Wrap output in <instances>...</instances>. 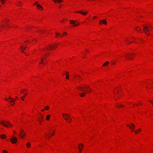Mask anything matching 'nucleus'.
<instances>
[{
    "label": "nucleus",
    "mask_w": 153,
    "mask_h": 153,
    "mask_svg": "<svg viewBox=\"0 0 153 153\" xmlns=\"http://www.w3.org/2000/svg\"><path fill=\"white\" fill-rule=\"evenodd\" d=\"M25 48H27L26 46H25V47H23L22 46H20V51L22 53H25L24 51V50H25Z\"/></svg>",
    "instance_id": "nucleus-9"
},
{
    "label": "nucleus",
    "mask_w": 153,
    "mask_h": 153,
    "mask_svg": "<svg viewBox=\"0 0 153 153\" xmlns=\"http://www.w3.org/2000/svg\"><path fill=\"white\" fill-rule=\"evenodd\" d=\"M39 63H40V64H41V63H42V62H39Z\"/></svg>",
    "instance_id": "nucleus-53"
},
{
    "label": "nucleus",
    "mask_w": 153,
    "mask_h": 153,
    "mask_svg": "<svg viewBox=\"0 0 153 153\" xmlns=\"http://www.w3.org/2000/svg\"><path fill=\"white\" fill-rule=\"evenodd\" d=\"M66 78L67 79H69V73L68 72H67L66 73Z\"/></svg>",
    "instance_id": "nucleus-23"
},
{
    "label": "nucleus",
    "mask_w": 153,
    "mask_h": 153,
    "mask_svg": "<svg viewBox=\"0 0 153 153\" xmlns=\"http://www.w3.org/2000/svg\"><path fill=\"white\" fill-rule=\"evenodd\" d=\"M50 117V115H47V117H46V119L47 120H49V118Z\"/></svg>",
    "instance_id": "nucleus-26"
},
{
    "label": "nucleus",
    "mask_w": 153,
    "mask_h": 153,
    "mask_svg": "<svg viewBox=\"0 0 153 153\" xmlns=\"http://www.w3.org/2000/svg\"><path fill=\"white\" fill-rule=\"evenodd\" d=\"M81 146H82V148H81L80 146H79V145L78 146V148L79 150V151H80V153L81 152V151H82V147H83V144H80Z\"/></svg>",
    "instance_id": "nucleus-13"
},
{
    "label": "nucleus",
    "mask_w": 153,
    "mask_h": 153,
    "mask_svg": "<svg viewBox=\"0 0 153 153\" xmlns=\"http://www.w3.org/2000/svg\"><path fill=\"white\" fill-rule=\"evenodd\" d=\"M25 133L24 132V131L21 130L20 133V135H19L20 137L21 138L24 137L25 135Z\"/></svg>",
    "instance_id": "nucleus-6"
},
{
    "label": "nucleus",
    "mask_w": 153,
    "mask_h": 153,
    "mask_svg": "<svg viewBox=\"0 0 153 153\" xmlns=\"http://www.w3.org/2000/svg\"><path fill=\"white\" fill-rule=\"evenodd\" d=\"M128 56H126V59H129L130 58H131L132 59H133L132 58V56H131V55H133V54H132V53L129 54H128Z\"/></svg>",
    "instance_id": "nucleus-11"
},
{
    "label": "nucleus",
    "mask_w": 153,
    "mask_h": 153,
    "mask_svg": "<svg viewBox=\"0 0 153 153\" xmlns=\"http://www.w3.org/2000/svg\"><path fill=\"white\" fill-rule=\"evenodd\" d=\"M78 88L81 91H85L84 88H85L86 89V90L87 91H88L89 89H90V87H89V86H84V85L82 87H78Z\"/></svg>",
    "instance_id": "nucleus-2"
},
{
    "label": "nucleus",
    "mask_w": 153,
    "mask_h": 153,
    "mask_svg": "<svg viewBox=\"0 0 153 153\" xmlns=\"http://www.w3.org/2000/svg\"><path fill=\"white\" fill-rule=\"evenodd\" d=\"M141 131V129L140 128H139V129H138V130H137L135 131V133L136 134H137V133H138L139 132H140V131Z\"/></svg>",
    "instance_id": "nucleus-22"
},
{
    "label": "nucleus",
    "mask_w": 153,
    "mask_h": 153,
    "mask_svg": "<svg viewBox=\"0 0 153 153\" xmlns=\"http://www.w3.org/2000/svg\"><path fill=\"white\" fill-rule=\"evenodd\" d=\"M76 13H81L83 15H85L87 14V13H85V12H82L81 11H76L75 12Z\"/></svg>",
    "instance_id": "nucleus-15"
},
{
    "label": "nucleus",
    "mask_w": 153,
    "mask_h": 153,
    "mask_svg": "<svg viewBox=\"0 0 153 153\" xmlns=\"http://www.w3.org/2000/svg\"><path fill=\"white\" fill-rule=\"evenodd\" d=\"M30 146V143H27V148H29Z\"/></svg>",
    "instance_id": "nucleus-28"
},
{
    "label": "nucleus",
    "mask_w": 153,
    "mask_h": 153,
    "mask_svg": "<svg viewBox=\"0 0 153 153\" xmlns=\"http://www.w3.org/2000/svg\"><path fill=\"white\" fill-rule=\"evenodd\" d=\"M40 31H41V32H43V31H42V30H40Z\"/></svg>",
    "instance_id": "nucleus-52"
},
{
    "label": "nucleus",
    "mask_w": 153,
    "mask_h": 153,
    "mask_svg": "<svg viewBox=\"0 0 153 153\" xmlns=\"http://www.w3.org/2000/svg\"><path fill=\"white\" fill-rule=\"evenodd\" d=\"M13 104H11V105H13Z\"/></svg>",
    "instance_id": "nucleus-55"
},
{
    "label": "nucleus",
    "mask_w": 153,
    "mask_h": 153,
    "mask_svg": "<svg viewBox=\"0 0 153 153\" xmlns=\"http://www.w3.org/2000/svg\"><path fill=\"white\" fill-rule=\"evenodd\" d=\"M69 119V122H70L71 121V120H70V119Z\"/></svg>",
    "instance_id": "nucleus-46"
},
{
    "label": "nucleus",
    "mask_w": 153,
    "mask_h": 153,
    "mask_svg": "<svg viewBox=\"0 0 153 153\" xmlns=\"http://www.w3.org/2000/svg\"><path fill=\"white\" fill-rule=\"evenodd\" d=\"M61 22H63V21H61Z\"/></svg>",
    "instance_id": "nucleus-57"
},
{
    "label": "nucleus",
    "mask_w": 153,
    "mask_h": 153,
    "mask_svg": "<svg viewBox=\"0 0 153 153\" xmlns=\"http://www.w3.org/2000/svg\"><path fill=\"white\" fill-rule=\"evenodd\" d=\"M4 122H6L10 126H13V125H12V124H11L10 122H9L6 121H4Z\"/></svg>",
    "instance_id": "nucleus-24"
},
{
    "label": "nucleus",
    "mask_w": 153,
    "mask_h": 153,
    "mask_svg": "<svg viewBox=\"0 0 153 153\" xmlns=\"http://www.w3.org/2000/svg\"><path fill=\"white\" fill-rule=\"evenodd\" d=\"M131 126H130L129 125H127V126L129 127V128L132 131H134L135 129L134 128L135 127V125L132 123H131Z\"/></svg>",
    "instance_id": "nucleus-7"
},
{
    "label": "nucleus",
    "mask_w": 153,
    "mask_h": 153,
    "mask_svg": "<svg viewBox=\"0 0 153 153\" xmlns=\"http://www.w3.org/2000/svg\"><path fill=\"white\" fill-rule=\"evenodd\" d=\"M85 93H82L79 94V95L81 97H83L85 96Z\"/></svg>",
    "instance_id": "nucleus-21"
},
{
    "label": "nucleus",
    "mask_w": 153,
    "mask_h": 153,
    "mask_svg": "<svg viewBox=\"0 0 153 153\" xmlns=\"http://www.w3.org/2000/svg\"><path fill=\"white\" fill-rule=\"evenodd\" d=\"M13 133H14V134H16V132L15 131H13Z\"/></svg>",
    "instance_id": "nucleus-42"
},
{
    "label": "nucleus",
    "mask_w": 153,
    "mask_h": 153,
    "mask_svg": "<svg viewBox=\"0 0 153 153\" xmlns=\"http://www.w3.org/2000/svg\"><path fill=\"white\" fill-rule=\"evenodd\" d=\"M0 124L4 126L7 128L8 127V126H7V124H5L3 122H0Z\"/></svg>",
    "instance_id": "nucleus-14"
},
{
    "label": "nucleus",
    "mask_w": 153,
    "mask_h": 153,
    "mask_svg": "<svg viewBox=\"0 0 153 153\" xmlns=\"http://www.w3.org/2000/svg\"><path fill=\"white\" fill-rule=\"evenodd\" d=\"M37 3V2H36L34 4V5L35 4H36Z\"/></svg>",
    "instance_id": "nucleus-45"
},
{
    "label": "nucleus",
    "mask_w": 153,
    "mask_h": 153,
    "mask_svg": "<svg viewBox=\"0 0 153 153\" xmlns=\"http://www.w3.org/2000/svg\"><path fill=\"white\" fill-rule=\"evenodd\" d=\"M74 78H78L79 79H82V78L79 75H77L76 76H74Z\"/></svg>",
    "instance_id": "nucleus-18"
},
{
    "label": "nucleus",
    "mask_w": 153,
    "mask_h": 153,
    "mask_svg": "<svg viewBox=\"0 0 153 153\" xmlns=\"http://www.w3.org/2000/svg\"><path fill=\"white\" fill-rule=\"evenodd\" d=\"M117 107H120L121 106L122 107H124V106L123 105H122V104H117Z\"/></svg>",
    "instance_id": "nucleus-29"
},
{
    "label": "nucleus",
    "mask_w": 153,
    "mask_h": 153,
    "mask_svg": "<svg viewBox=\"0 0 153 153\" xmlns=\"http://www.w3.org/2000/svg\"><path fill=\"white\" fill-rule=\"evenodd\" d=\"M37 8L41 10H42L43 9V8L40 5L37 4Z\"/></svg>",
    "instance_id": "nucleus-12"
},
{
    "label": "nucleus",
    "mask_w": 153,
    "mask_h": 153,
    "mask_svg": "<svg viewBox=\"0 0 153 153\" xmlns=\"http://www.w3.org/2000/svg\"><path fill=\"white\" fill-rule=\"evenodd\" d=\"M150 102L153 105V101H150Z\"/></svg>",
    "instance_id": "nucleus-41"
},
{
    "label": "nucleus",
    "mask_w": 153,
    "mask_h": 153,
    "mask_svg": "<svg viewBox=\"0 0 153 153\" xmlns=\"http://www.w3.org/2000/svg\"><path fill=\"white\" fill-rule=\"evenodd\" d=\"M42 111H44V109H42Z\"/></svg>",
    "instance_id": "nucleus-48"
},
{
    "label": "nucleus",
    "mask_w": 153,
    "mask_h": 153,
    "mask_svg": "<svg viewBox=\"0 0 153 153\" xmlns=\"http://www.w3.org/2000/svg\"><path fill=\"white\" fill-rule=\"evenodd\" d=\"M6 0H1V1L2 4H3L5 2Z\"/></svg>",
    "instance_id": "nucleus-30"
},
{
    "label": "nucleus",
    "mask_w": 153,
    "mask_h": 153,
    "mask_svg": "<svg viewBox=\"0 0 153 153\" xmlns=\"http://www.w3.org/2000/svg\"><path fill=\"white\" fill-rule=\"evenodd\" d=\"M76 22L74 20H71L70 23L71 24H74Z\"/></svg>",
    "instance_id": "nucleus-27"
},
{
    "label": "nucleus",
    "mask_w": 153,
    "mask_h": 153,
    "mask_svg": "<svg viewBox=\"0 0 153 153\" xmlns=\"http://www.w3.org/2000/svg\"><path fill=\"white\" fill-rule=\"evenodd\" d=\"M13 104H11V105H13Z\"/></svg>",
    "instance_id": "nucleus-54"
},
{
    "label": "nucleus",
    "mask_w": 153,
    "mask_h": 153,
    "mask_svg": "<svg viewBox=\"0 0 153 153\" xmlns=\"http://www.w3.org/2000/svg\"><path fill=\"white\" fill-rule=\"evenodd\" d=\"M11 141L13 144L16 143L17 141L16 137L13 136L12 137L11 139Z\"/></svg>",
    "instance_id": "nucleus-5"
},
{
    "label": "nucleus",
    "mask_w": 153,
    "mask_h": 153,
    "mask_svg": "<svg viewBox=\"0 0 153 153\" xmlns=\"http://www.w3.org/2000/svg\"><path fill=\"white\" fill-rule=\"evenodd\" d=\"M128 41V42H129V44H130V43H131V42H129L128 41Z\"/></svg>",
    "instance_id": "nucleus-47"
},
{
    "label": "nucleus",
    "mask_w": 153,
    "mask_h": 153,
    "mask_svg": "<svg viewBox=\"0 0 153 153\" xmlns=\"http://www.w3.org/2000/svg\"><path fill=\"white\" fill-rule=\"evenodd\" d=\"M79 25V24H77L74 25V26H77L78 25Z\"/></svg>",
    "instance_id": "nucleus-40"
},
{
    "label": "nucleus",
    "mask_w": 153,
    "mask_h": 153,
    "mask_svg": "<svg viewBox=\"0 0 153 153\" xmlns=\"http://www.w3.org/2000/svg\"><path fill=\"white\" fill-rule=\"evenodd\" d=\"M46 56H46V55H45V56H44V59H46V58L45 57H46Z\"/></svg>",
    "instance_id": "nucleus-37"
},
{
    "label": "nucleus",
    "mask_w": 153,
    "mask_h": 153,
    "mask_svg": "<svg viewBox=\"0 0 153 153\" xmlns=\"http://www.w3.org/2000/svg\"><path fill=\"white\" fill-rule=\"evenodd\" d=\"M23 97H21V99H22V100H23V101H24V99L23 98Z\"/></svg>",
    "instance_id": "nucleus-36"
},
{
    "label": "nucleus",
    "mask_w": 153,
    "mask_h": 153,
    "mask_svg": "<svg viewBox=\"0 0 153 153\" xmlns=\"http://www.w3.org/2000/svg\"><path fill=\"white\" fill-rule=\"evenodd\" d=\"M62 115L65 120L66 121H68V119L71 120V118L70 117L69 115L67 114H62Z\"/></svg>",
    "instance_id": "nucleus-3"
},
{
    "label": "nucleus",
    "mask_w": 153,
    "mask_h": 153,
    "mask_svg": "<svg viewBox=\"0 0 153 153\" xmlns=\"http://www.w3.org/2000/svg\"><path fill=\"white\" fill-rule=\"evenodd\" d=\"M55 46H56V47H57V45L56 44L55 45Z\"/></svg>",
    "instance_id": "nucleus-51"
},
{
    "label": "nucleus",
    "mask_w": 153,
    "mask_h": 153,
    "mask_svg": "<svg viewBox=\"0 0 153 153\" xmlns=\"http://www.w3.org/2000/svg\"><path fill=\"white\" fill-rule=\"evenodd\" d=\"M49 108V107L48 106H46L45 107V109L46 110H48Z\"/></svg>",
    "instance_id": "nucleus-32"
},
{
    "label": "nucleus",
    "mask_w": 153,
    "mask_h": 153,
    "mask_svg": "<svg viewBox=\"0 0 153 153\" xmlns=\"http://www.w3.org/2000/svg\"><path fill=\"white\" fill-rule=\"evenodd\" d=\"M27 89H25V91H24V92H26V91H27Z\"/></svg>",
    "instance_id": "nucleus-43"
},
{
    "label": "nucleus",
    "mask_w": 153,
    "mask_h": 153,
    "mask_svg": "<svg viewBox=\"0 0 153 153\" xmlns=\"http://www.w3.org/2000/svg\"><path fill=\"white\" fill-rule=\"evenodd\" d=\"M41 61H42V62H43V58L42 57L41 58Z\"/></svg>",
    "instance_id": "nucleus-39"
},
{
    "label": "nucleus",
    "mask_w": 153,
    "mask_h": 153,
    "mask_svg": "<svg viewBox=\"0 0 153 153\" xmlns=\"http://www.w3.org/2000/svg\"><path fill=\"white\" fill-rule=\"evenodd\" d=\"M43 119V115H41V117H39V119L38 120V121L40 123H41V122L42 121Z\"/></svg>",
    "instance_id": "nucleus-10"
},
{
    "label": "nucleus",
    "mask_w": 153,
    "mask_h": 153,
    "mask_svg": "<svg viewBox=\"0 0 153 153\" xmlns=\"http://www.w3.org/2000/svg\"><path fill=\"white\" fill-rule=\"evenodd\" d=\"M53 1L55 3H56L57 1V3H59L63 1V0H53Z\"/></svg>",
    "instance_id": "nucleus-17"
},
{
    "label": "nucleus",
    "mask_w": 153,
    "mask_h": 153,
    "mask_svg": "<svg viewBox=\"0 0 153 153\" xmlns=\"http://www.w3.org/2000/svg\"><path fill=\"white\" fill-rule=\"evenodd\" d=\"M55 47V46L53 45L52 46H51V45H49V48H48V49H53Z\"/></svg>",
    "instance_id": "nucleus-16"
},
{
    "label": "nucleus",
    "mask_w": 153,
    "mask_h": 153,
    "mask_svg": "<svg viewBox=\"0 0 153 153\" xmlns=\"http://www.w3.org/2000/svg\"><path fill=\"white\" fill-rule=\"evenodd\" d=\"M61 36L60 34L59 33H56V37H57V36Z\"/></svg>",
    "instance_id": "nucleus-31"
},
{
    "label": "nucleus",
    "mask_w": 153,
    "mask_h": 153,
    "mask_svg": "<svg viewBox=\"0 0 153 153\" xmlns=\"http://www.w3.org/2000/svg\"><path fill=\"white\" fill-rule=\"evenodd\" d=\"M16 98H17V97H16Z\"/></svg>",
    "instance_id": "nucleus-56"
},
{
    "label": "nucleus",
    "mask_w": 153,
    "mask_h": 153,
    "mask_svg": "<svg viewBox=\"0 0 153 153\" xmlns=\"http://www.w3.org/2000/svg\"><path fill=\"white\" fill-rule=\"evenodd\" d=\"M26 95H27V94H25L24 95H23V97H25V96H26Z\"/></svg>",
    "instance_id": "nucleus-38"
},
{
    "label": "nucleus",
    "mask_w": 153,
    "mask_h": 153,
    "mask_svg": "<svg viewBox=\"0 0 153 153\" xmlns=\"http://www.w3.org/2000/svg\"><path fill=\"white\" fill-rule=\"evenodd\" d=\"M52 135H54V133H52V134H51Z\"/></svg>",
    "instance_id": "nucleus-50"
},
{
    "label": "nucleus",
    "mask_w": 153,
    "mask_h": 153,
    "mask_svg": "<svg viewBox=\"0 0 153 153\" xmlns=\"http://www.w3.org/2000/svg\"><path fill=\"white\" fill-rule=\"evenodd\" d=\"M150 30H151V26H150Z\"/></svg>",
    "instance_id": "nucleus-49"
},
{
    "label": "nucleus",
    "mask_w": 153,
    "mask_h": 153,
    "mask_svg": "<svg viewBox=\"0 0 153 153\" xmlns=\"http://www.w3.org/2000/svg\"><path fill=\"white\" fill-rule=\"evenodd\" d=\"M67 34V33L65 32H64L63 33V34H65V35H66V34Z\"/></svg>",
    "instance_id": "nucleus-35"
},
{
    "label": "nucleus",
    "mask_w": 153,
    "mask_h": 153,
    "mask_svg": "<svg viewBox=\"0 0 153 153\" xmlns=\"http://www.w3.org/2000/svg\"><path fill=\"white\" fill-rule=\"evenodd\" d=\"M116 61H113V62L112 63V64H114L115 63V62Z\"/></svg>",
    "instance_id": "nucleus-34"
},
{
    "label": "nucleus",
    "mask_w": 153,
    "mask_h": 153,
    "mask_svg": "<svg viewBox=\"0 0 153 153\" xmlns=\"http://www.w3.org/2000/svg\"><path fill=\"white\" fill-rule=\"evenodd\" d=\"M136 30L138 32H139V31H141V29L139 27H137L136 28Z\"/></svg>",
    "instance_id": "nucleus-20"
},
{
    "label": "nucleus",
    "mask_w": 153,
    "mask_h": 153,
    "mask_svg": "<svg viewBox=\"0 0 153 153\" xmlns=\"http://www.w3.org/2000/svg\"><path fill=\"white\" fill-rule=\"evenodd\" d=\"M3 153H7V152L4 150H3Z\"/></svg>",
    "instance_id": "nucleus-33"
},
{
    "label": "nucleus",
    "mask_w": 153,
    "mask_h": 153,
    "mask_svg": "<svg viewBox=\"0 0 153 153\" xmlns=\"http://www.w3.org/2000/svg\"><path fill=\"white\" fill-rule=\"evenodd\" d=\"M102 24L106 25L107 24L106 21L105 19L100 20L99 22V24L101 25Z\"/></svg>",
    "instance_id": "nucleus-8"
},
{
    "label": "nucleus",
    "mask_w": 153,
    "mask_h": 153,
    "mask_svg": "<svg viewBox=\"0 0 153 153\" xmlns=\"http://www.w3.org/2000/svg\"><path fill=\"white\" fill-rule=\"evenodd\" d=\"M4 99L6 100V101H8L10 102H13V104H15V103L14 102V101H16V100H15V99H14V100H13L11 98V97H9V100H10V101H9V100L7 98H4Z\"/></svg>",
    "instance_id": "nucleus-4"
},
{
    "label": "nucleus",
    "mask_w": 153,
    "mask_h": 153,
    "mask_svg": "<svg viewBox=\"0 0 153 153\" xmlns=\"http://www.w3.org/2000/svg\"><path fill=\"white\" fill-rule=\"evenodd\" d=\"M6 137V135L4 134H3L0 136V137H1L2 139H5Z\"/></svg>",
    "instance_id": "nucleus-19"
},
{
    "label": "nucleus",
    "mask_w": 153,
    "mask_h": 153,
    "mask_svg": "<svg viewBox=\"0 0 153 153\" xmlns=\"http://www.w3.org/2000/svg\"><path fill=\"white\" fill-rule=\"evenodd\" d=\"M143 31L147 35L149 34V29L147 26H143Z\"/></svg>",
    "instance_id": "nucleus-1"
},
{
    "label": "nucleus",
    "mask_w": 153,
    "mask_h": 153,
    "mask_svg": "<svg viewBox=\"0 0 153 153\" xmlns=\"http://www.w3.org/2000/svg\"><path fill=\"white\" fill-rule=\"evenodd\" d=\"M108 64H109V62H105L103 64V66H106L107 65H108Z\"/></svg>",
    "instance_id": "nucleus-25"
},
{
    "label": "nucleus",
    "mask_w": 153,
    "mask_h": 153,
    "mask_svg": "<svg viewBox=\"0 0 153 153\" xmlns=\"http://www.w3.org/2000/svg\"><path fill=\"white\" fill-rule=\"evenodd\" d=\"M96 16H94V17H93V18H94V19H95V18H96Z\"/></svg>",
    "instance_id": "nucleus-44"
}]
</instances>
